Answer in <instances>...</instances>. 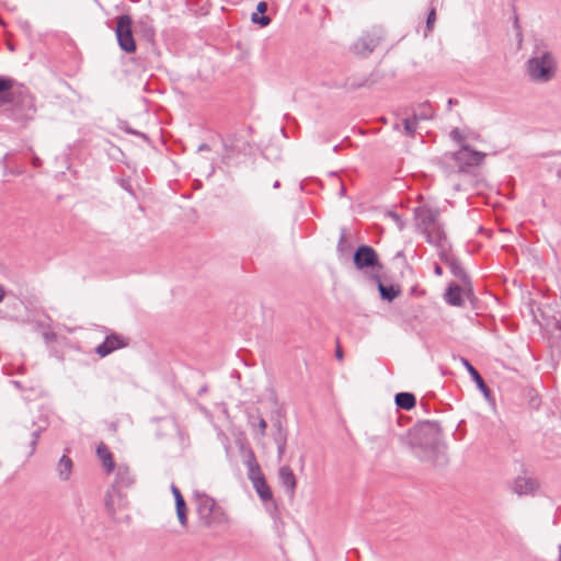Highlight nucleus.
Listing matches in <instances>:
<instances>
[{
    "instance_id": "f3484780",
    "label": "nucleus",
    "mask_w": 561,
    "mask_h": 561,
    "mask_svg": "<svg viewBox=\"0 0 561 561\" xmlns=\"http://www.w3.org/2000/svg\"><path fill=\"white\" fill-rule=\"evenodd\" d=\"M468 291V287H460L459 285L451 283L445 293V300L450 306L460 307L463 305L462 293Z\"/></svg>"
},
{
    "instance_id": "864d4df0",
    "label": "nucleus",
    "mask_w": 561,
    "mask_h": 561,
    "mask_svg": "<svg viewBox=\"0 0 561 561\" xmlns=\"http://www.w3.org/2000/svg\"><path fill=\"white\" fill-rule=\"evenodd\" d=\"M556 327L558 330H561V322H557Z\"/></svg>"
},
{
    "instance_id": "a18cd8bd",
    "label": "nucleus",
    "mask_w": 561,
    "mask_h": 561,
    "mask_svg": "<svg viewBox=\"0 0 561 561\" xmlns=\"http://www.w3.org/2000/svg\"><path fill=\"white\" fill-rule=\"evenodd\" d=\"M434 273L437 276H442L443 275V268L438 264H436L435 267H434Z\"/></svg>"
},
{
    "instance_id": "9d476101",
    "label": "nucleus",
    "mask_w": 561,
    "mask_h": 561,
    "mask_svg": "<svg viewBox=\"0 0 561 561\" xmlns=\"http://www.w3.org/2000/svg\"><path fill=\"white\" fill-rule=\"evenodd\" d=\"M440 256V260L446 263L451 272V274L457 277L465 287H468V291H471V282L469 275L466 273L463 267L461 266L459 260L455 257L449 251L444 252Z\"/></svg>"
},
{
    "instance_id": "1a4fd4ad",
    "label": "nucleus",
    "mask_w": 561,
    "mask_h": 561,
    "mask_svg": "<svg viewBox=\"0 0 561 561\" xmlns=\"http://www.w3.org/2000/svg\"><path fill=\"white\" fill-rule=\"evenodd\" d=\"M485 153L472 149L469 145H461L460 149L453 153V159L459 165L460 170L465 167H478L482 164Z\"/></svg>"
},
{
    "instance_id": "c85d7f7f",
    "label": "nucleus",
    "mask_w": 561,
    "mask_h": 561,
    "mask_svg": "<svg viewBox=\"0 0 561 561\" xmlns=\"http://www.w3.org/2000/svg\"><path fill=\"white\" fill-rule=\"evenodd\" d=\"M202 378H203V375L199 370H190L187 376H186V386L184 388V391L188 392V391H193L194 387L193 385H191V381H202Z\"/></svg>"
},
{
    "instance_id": "423d86ee",
    "label": "nucleus",
    "mask_w": 561,
    "mask_h": 561,
    "mask_svg": "<svg viewBox=\"0 0 561 561\" xmlns=\"http://www.w3.org/2000/svg\"><path fill=\"white\" fill-rule=\"evenodd\" d=\"M353 262L358 271L369 275L379 274L383 268L377 252L370 245H359L353 254Z\"/></svg>"
},
{
    "instance_id": "09e8293b",
    "label": "nucleus",
    "mask_w": 561,
    "mask_h": 561,
    "mask_svg": "<svg viewBox=\"0 0 561 561\" xmlns=\"http://www.w3.org/2000/svg\"><path fill=\"white\" fill-rule=\"evenodd\" d=\"M366 83H367V80H366V81H364V82H362V83L352 84V88H354V89H356V88H360V87L366 85Z\"/></svg>"
},
{
    "instance_id": "f8f14e48",
    "label": "nucleus",
    "mask_w": 561,
    "mask_h": 561,
    "mask_svg": "<svg viewBox=\"0 0 561 561\" xmlns=\"http://www.w3.org/2000/svg\"><path fill=\"white\" fill-rule=\"evenodd\" d=\"M414 213L417 227L422 230V232H425L426 230L438 224L437 217L439 213L437 209L421 206L417 207Z\"/></svg>"
},
{
    "instance_id": "2eb2a0df",
    "label": "nucleus",
    "mask_w": 561,
    "mask_h": 561,
    "mask_svg": "<svg viewBox=\"0 0 561 561\" xmlns=\"http://www.w3.org/2000/svg\"><path fill=\"white\" fill-rule=\"evenodd\" d=\"M369 278L374 282H376L379 294L383 300L392 301L394 298H397L401 290L399 286L393 285H385L381 282L380 275L378 273L370 274Z\"/></svg>"
},
{
    "instance_id": "4468645a",
    "label": "nucleus",
    "mask_w": 561,
    "mask_h": 561,
    "mask_svg": "<svg viewBox=\"0 0 561 561\" xmlns=\"http://www.w3.org/2000/svg\"><path fill=\"white\" fill-rule=\"evenodd\" d=\"M278 480L288 494L289 499H294L297 486V479L289 466H283L278 469Z\"/></svg>"
},
{
    "instance_id": "b1692460",
    "label": "nucleus",
    "mask_w": 561,
    "mask_h": 561,
    "mask_svg": "<svg viewBox=\"0 0 561 561\" xmlns=\"http://www.w3.org/2000/svg\"><path fill=\"white\" fill-rule=\"evenodd\" d=\"M253 488L255 489L257 495L263 502L272 501L273 500V492L267 484L265 478H255V480L252 482Z\"/></svg>"
},
{
    "instance_id": "de8ad7c7",
    "label": "nucleus",
    "mask_w": 561,
    "mask_h": 561,
    "mask_svg": "<svg viewBox=\"0 0 561 561\" xmlns=\"http://www.w3.org/2000/svg\"><path fill=\"white\" fill-rule=\"evenodd\" d=\"M515 28L517 30L518 35L520 36L522 33H520V27H519V24H518V18L517 16L515 18Z\"/></svg>"
},
{
    "instance_id": "473e14b6",
    "label": "nucleus",
    "mask_w": 561,
    "mask_h": 561,
    "mask_svg": "<svg viewBox=\"0 0 561 561\" xmlns=\"http://www.w3.org/2000/svg\"><path fill=\"white\" fill-rule=\"evenodd\" d=\"M248 477L252 482L255 480V478H264L260 465H254V467L249 468Z\"/></svg>"
},
{
    "instance_id": "3c124183",
    "label": "nucleus",
    "mask_w": 561,
    "mask_h": 561,
    "mask_svg": "<svg viewBox=\"0 0 561 561\" xmlns=\"http://www.w3.org/2000/svg\"><path fill=\"white\" fill-rule=\"evenodd\" d=\"M170 489H171L172 494L175 496V491H176L175 483H171Z\"/></svg>"
},
{
    "instance_id": "6e6d98bb",
    "label": "nucleus",
    "mask_w": 561,
    "mask_h": 561,
    "mask_svg": "<svg viewBox=\"0 0 561 561\" xmlns=\"http://www.w3.org/2000/svg\"><path fill=\"white\" fill-rule=\"evenodd\" d=\"M559 550H560V561H561V546L559 547Z\"/></svg>"
},
{
    "instance_id": "37998d69",
    "label": "nucleus",
    "mask_w": 561,
    "mask_h": 561,
    "mask_svg": "<svg viewBox=\"0 0 561 561\" xmlns=\"http://www.w3.org/2000/svg\"><path fill=\"white\" fill-rule=\"evenodd\" d=\"M335 357L339 359V360H342L343 359V350L340 345V343H337L336 345V348H335Z\"/></svg>"
},
{
    "instance_id": "8fccbe9b",
    "label": "nucleus",
    "mask_w": 561,
    "mask_h": 561,
    "mask_svg": "<svg viewBox=\"0 0 561 561\" xmlns=\"http://www.w3.org/2000/svg\"><path fill=\"white\" fill-rule=\"evenodd\" d=\"M198 150H209V146L206 144H203L198 147Z\"/></svg>"
},
{
    "instance_id": "c9c22d12",
    "label": "nucleus",
    "mask_w": 561,
    "mask_h": 561,
    "mask_svg": "<svg viewBox=\"0 0 561 561\" xmlns=\"http://www.w3.org/2000/svg\"><path fill=\"white\" fill-rule=\"evenodd\" d=\"M450 137H451L455 141H457V142H459V144L463 145L462 142L465 141V137L462 136V134L460 133V130H459L458 128H454V129L450 131Z\"/></svg>"
},
{
    "instance_id": "f03ea898",
    "label": "nucleus",
    "mask_w": 561,
    "mask_h": 561,
    "mask_svg": "<svg viewBox=\"0 0 561 561\" xmlns=\"http://www.w3.org/2000/svg\"><path fill=\"white\" fill-rule=\"evenodd\" d=\"M558 69V62L554 55L537 46L533 56L526 62V72L529 79L536 83H547L551 81Z\"/></svg>"
},
{
    "instance_id": "20e7f679",
    "label": "nucleus",
    "mask_w": 561,
    "mask_h": 561,
    "mask_svg": "<svg viewBox=\"0 0 561 561\" xmlns=\"http://www.w3.org/2000/svg\"><path fill=\"white\" fill-rule=\"evenodd\" d=\"M105 510L107 515L115 523L129 524L131 520L127 495L116 488H112L107 491Z\"/></svg>"
},
{
    "instance_id": "f704fd0d",
    "label": "nucleus",
    "mask_w": 561,
    "mask_h": 561,
    "mask_svg": "<svg viewBox=\"0 0 561 561\" xmlns=\"http://www.w3.org/2000/svg\"><path fill=\"white\" fill-rule=\"evenodd\" d=\"M388 216L392 218V220L397 224L398 228L400 230L404 227V221L402 220L401 216L394 211H389Z\"/></svg>"
},
{
    "instance_id": "9b49d317",
    "label": "nucleus",
    "mask_w": 561,
    "mask_h": 561,
    "mask_svg": "<svg viewBox=\"0 0 561 561\" xmlns=\"http://www.w3.org/2000/svg\"><path fill=\"white\" fill-rule=\"evenodd\" d=\"M128 345V339L118 335L116 333H112L107 335L102 344H100L95 348V353L101 356L105 357L110 355L112 352L124 348Z\"/></svg>"
},
{
    "instance_id": "f257e3e1",
    "label": "nucleus",
    "mask_w": 561,
    "mask_h": 561,
    "mask_svg": "<svg viewBox=\"0 0 561 561\" xmlns=\"http://www.w3.org/2000/svg\"><path fill=\"white\" fill-rule=\"evenodd\" d=\"M423 462L442 466L447 462L446 446L442 440V428L438 422L424 421L417 423L407 435L400 436Z\"/></svg>"
},
{
    "instance_id": "dca6fc26",
    "label": "nucleus",
    "mask_w": 561,
    "mask_h": 561,
    "mask_svg": "<svg viewBox=\"0 0 561 561\" xmlns=\"http://www.w3.org/2000/svg\"><path fill=\"white\" fill-rule=\"evenodd\" d=\"M135 478L126 465H119L117 468L115 483L112 488H116L122 491L123 488H129L134 484Z\"/></svg>"
},
{
    "instance_id": "4be33fe9",
    "label": "nucleus",
    "mask_w": 561,
    "mask_h": 561,
    "mask_svg": "<svg viewBox=\"0 0 561 561\" xmlns=\"http://www.w3.org/2000/svg\"><path fill=\"white\" fill-rule=\"evenodd\" d=\"M72 460L67 455L61 456L56 467L59 479L61 481H68L72 473Z\"/></svg>"
},
{
    "instance_id": "aec40b11",
    "label": "nucleus",
    "mask_w": 561,
    "mask_h": 561,
    "mask_svg": "<svg viewBox=\"0 0 561 561\" xmlns=\"http://www.w3.org/2000/svg\"><path fill=\"white\" fill-rule=\"evenodd\" d=\"M13 80L0 77V106H7L12 101Z\"/></svg>"
},
{
    "instance_id": "ea45409f",
    "label": "nucleus",
    "mask_w": 561,
    "mask_h": 561,
    "mask_svg": "<svg viewBox=\"0 0 561 561\" xmlns=\"http://www.w3.org/2000/svg\"><path fill=\"white\" fill-rule=\"evenodd\" d=\"M179 438H180V440H181V444H182L184 447H186V446H188V445H190V438H188V436H187V435H184L183 433H180V434H179Z\"/></svg>"
},
{
    "instance_id": "49530a36",
    "label": "nucleus",
    "mask_w": 561,
    "mask_h": 561,
    "mask_svg": "<svg viewBox=\"0 0 561 561\" xmlns=\"http://www.w3.org/2000/svg\"><path fill=\"white\" fill-rule=\"evenodd\" d=\"M5 296V290L2 285H0V302L3 300Z\"/></svg>"
},
{
    "instance_id": "58836bf2",
    "label": "nucleus",
    "mask_w": 561,
    "mask_h": 561,
    "mask_svg": "<svg viewBox=\"0 0 561 561\" xmlns=\"http://www.w3.org/2000/svg\"><path fill=\"white\" fill-rule=\"evenodd\" d=\"M256 11L261 13L262 15H265L264 13L267 11V3L264 1H261L257 3Z\"/></svg>"
},
{
    "instance_id": "5fc2aeb1",
    "label": "nucleus",
    "mask_w": 561,
    "mask_h": 561,
    "mask_svg": "<svg viewBox=\"0 0 561 561\" xmlns=\"http://www.w3.org/2000/svg\"><path fill=\"white\" fill-rule=\"evenodd\" d=\"M278 186H279V182H278V181H276V182L274 183V187H275V188H277Z\"/></svg>"
},
{
    "instance_id": "72a5a7b5",
    "label": "nucleus",
    "mask_w": 561,
    "mask_h": 561,
    "mask_svg": "<svg viewBox=\"0 0 561 561\" xmlns=\"http://www.w3.org/2000/svg\"><path fill=\"white\" fill-rule=\"evenodd\" d=\"M274 442L276 445H286L287 444V432L276 433L274 436Z\"/></svg>"
},
{
    "instance_id": "bb28decb",
    "label": "nucleus",
    "mask_w": 561,
    "mask_h": 561,
    "mask_svg": "<svg viewBox=\"0 0 561 561\" xmlns=\"http://www.w3.org/2000/svg\"><path fill=\"white\" fill-rule=\"evenodd\" d=\"M249 423L251 424L252 427L257 430V433L261 437L265 435L267 423L261 415L256 417L254 415H250Z\"/></svg>"
},
{
    "instance_id": "6ab92c4d",
    "label": "nucleus",
    "mask_w": 561,
    "mask_h": 561,
    "mask_svg": "<svg viewBox=\"0 0 561 561\" xmlns=\"http://www.w3.org/2000/svg\"><path fill=\"white\" fill-rule=\"evenodd\" d=\"M96 455L99 459L102 461V465L107 473L113 472L115 469V462L112 456V453L107 448V446L101 443L96 448Z\"/></svg>"
},
{
    "instance_id": "6e6552de",
    "label": "nucleus",
    "mask_w": 561,
    "mask_h": 561,
    "mask_svg": "<svg viewBox=\"0 0 561 561\" xmlns=\"http://www.w3.org/2000/svg\"><path fill=\"white\" fill-rule=\"evenodd\" d=\"M131 19L124 14L118 16L116 24V37L119 47L126 53H133L136 50V43L131 32Z\"/></svg>"
},
{
    "instance_id": "ddd939ff",
    "label": "nucleus",
    "mask_w": 561,
    "mask_h": 561,
    "mask_svg": "<svg viewBox=\"0 0 561 561\" xmlns=\"http://www.w3.org/2000/svg\"><path fill=\"white\" fill-rule=\"evenodd\" d=\"M423 233L426 236V240L428 243L439 249V255L450 250V244L447 240V236L443 228L439 226V224L435 225L434 227L430 228Z\"/></svg>"
},
{
    "instance_id": "a878e982",
    "label": "nucleus",
    "mask_w": 561,
    "mask_h": 561,
    "mask_svg": "<svg viewBox=\"0 0 561 561\" xmlns=\"http://www.w3.org/2000/svg\"><path fill=\"white\" fill-rule=\"evenodd\" d=\"M178 520L183 527H187V506L184 497L178 490Z\"/></svg>"
},
{
    "instance_id": "c03bdc74",
    "label": "nucleus",
    "mask_w": 561,
    "mask_h": 561,
    "mask_svg": "<svg viewBox=\"0 0 561 561\" xmlns=\"http://www.w3.org/2000/svg\"><path fill=\"white\" fill-rule=\"evenodd\" d=\"M274 427L276 428V433L286 432V430L283 427V424H282L280 420H277L274 423Z\"/></svg>"
},
{
    "instance_id": "7c9ffc66",
    "label": "nucleus",
    "mask_w": 561,
    "mask_h": 561,
    "mask_svg": "<svg viewBox=\"0 0 561 561\" xmlns=\"http://www.w3.org/2000/svg\"><path fill=\"white\" fill-rule=\"evenodd\" d=\"M350 250H351V244L346 240L345 231L342 230L341 236H340V240H339V243H337V251L341 254L344 255V254H348Z\"/></svg>"
},
{
    "instance_id": "7ed1b4c3",
    "label": "nucleus",
    "mask_w": 561,
    "mask_h": 561,
    "mask_svg": "<svg viewBox=\"0 0 561 561\" xmlns=\"http://www.w3.org/2000/svg\"><path fill=\"white\" fill-rule=\"evenodd\" d=\"M201 523L210 529H224L229 524L225 510L210 496L199 495L196 507Z\"/></svg>"
},
{
    "instance_id": "39448f33",
    "label": "nucleus",
    "mask_w": 561,
    "mask_h": 561,
    "mask_svg": "<svg viewBox=\"0 0 561 561\" xmlns=\"http://www.w3.org/2000/svg\"><path fill=\"white\" fill-rule=\"evenodd\" d=\"M11 96L12 101L9 103L11 115L16 121L27 122L33 119L36 112L34 98L22 88L13 90Z\"/></svg>"
},
{
    "instance_id": "e433bc0d",
    "label": "nucleus",
    "mask_w": 561,
    "mask_h": 561,
    "mask_svg": "<svg viewBox=\"0 0 561 561\" xmlns=\"http://www.w3.org/2000/svg\"><path fill=\"white\" fill-rule=\"evenodd\" d=\"M436 20V12L435 9H431L428 12L427 19H426V26L428 30H431L435 23Z\"/></svg>"
},
{
    "instance_id": "a211bd4d",
    "label": "nucleus",
    "mask_w": 561,
    "mask_h": 561,
    "mask_svg": "<svg viewBox=\"0 0 561 561\" xmlns=\"http://www.w3.org/2000/svg\"><path fill=\"white\" fill-rule=\"evenodd\" d=\"M536 480L526 477H518L514 482V492L518 495H526L533 493L537 489Z\"/></svg>"
},
{
    "instance_id": "c756f323",
    "label": "nucleus",
    "mask_w": 561,
    "mask_h": 561,
    "mask_svg": "<svg viewBox=\"0 0 561 561\" xmlns=\"http://www.w3.org/2000/svg\"><path fill=\"white\" fill-rule=\"evenodd\" d=\"M43 432L42 427H37L31 433V440H30V451L28 456H32L36 449V445L38 443V439L41 437V434Z\"/></svg>"
},
{
    "instance_id": "393cba45",
    "label": "nucleus",
    "mask_w": 561,
    "mask_h": 561,
    "mask_svg": "<svg viewBox=\"0 0 561 561\" xmlns=\"http://www.w3.org/2000/svg\"><path fill=\"white\" fill-rule=\"evenodd\" d=\"M394 402L398 408L409 411L415 407L416 399L411 392H399L396 394Z\"/></svg>"
},
{
    "instance_id": "2f4dec72",
    "label": "nucleus",
    "mask_w": 561,
    "mask_h": 561,
    "mask_svg": "<svg viewBox=\"0 0 561 561\" xmlns=\"http://www.w3.org/2000/svg\"><path fill=\"white\" fill-rule=\"evenodd\" d=\"M252 22L259 24L262 27L267 26L271 23V18L267 15H260L259 12H254L251 18Z\"/></svg>"
},
{
    "instance_id": "cd10ccee",
    "label": "nucleus",
    "mask_w": 561,
    "mask_h": 561,
    "mask_svg": "<svg viewBox=\"0 0 561 561\" xmlns=\"http://www.w3.org/2000/svg\"><path fill=\"white\" fill-rule=\"evenodd\" d=\"M417 125H419V121H415V118L413 117L412 114H411V117L403 118L404 131L410 137H414V135L416 133Z\"/></svg>"
},
{
    "instance_id": "5701e85b",
    "label": "nucleus",
    "mask_w": 561,
    "mask_h": 561,
    "mask_svg": "<svg viewBox=\"0 0 561 561\" xmlns=\"http://www.w3.org/2000/svg\"><path fill=\"white\" fill-rule=\"evenodd\" d=\"M411 114L415 121H427L434 117V110L432 108L430 102H423L413 107Z\"/></svg>"
},
{
    "instance_id": "a19ab883",
    "label": "nucleus",
    "mask_w": 561,
    "mask_h": 561,
    "mask_svg": "<svg viewBox=\"0 0 561 561\" xmlns=\"http://www.w3.org/2000/svg\"><path fill=\"white\" fill-rule=\"evenodd\" d=\"M276 446H277V457L279 460H282V458L286 451V445H276Z\"/></svg>"
},
{
    "instance_id": "0eeeda50",
    "label": "nucleus",
    "mask_w": 561,
    "mask_h": 561,
    "mask_svg": "<svg viewBox=\"0 0 561 561\" xmlns=\"http://www.w3.org/2000/svg\"><path fill=\"white\" fill-rule=\"evenodd\" d=\"M382 38V31L379 27H371L364 31L353 45V51L356 55L366 56L371 54L379 45Z\"/></svg>"
},
{
    "instance_id": "603ef678",
    "label": "nucleus",
    "mask_w": 561,
    "mask_h": 561,
    "mask_svg": "<svg viewBox=\"0 0 561 561\" xmlns=\"http://www.w3.org/2000/svg\"><path fill=\"white\" fill-rule=\"evenodd\" d=\"M455 103H457V101H456V100H454V99H449V100H448V107L450 108V107H451V105H454Z\"/></svg>"
},
{
    "instance_id": "412c9836",
    "label": "nucleus",
    "mask_w": 561,
    "mask_h": 561,
    "mask_svg": "<svg viewBox=\"0 0 561 561\" xmlns=\"http://www.w3.org/2000/svg\"><path fill=\"white\" fill-rule=\"evenodd\" d=\"M462 365L467 368L468 373L477 383V387L484 393L485 397L489 396L490 389L484 382L483 378L479 374V371L470 364V362L467 358L461 357L460 358Z\"/></svg>"
},
{
    "instance_id": "79ce46f5",
    "label": "nucleus",
    "mask_w": 561,
    "mask_h": 561,
    "mask_svg": "<svg viewBox=\"0 0 561 561\" xmlns=\"http://www.w3.org/2000/svg\"><path fill=\"white\" fill-rule=\"evenodd\" d=\"M207 390H208L207 385H206L205 382H202V383L199 385V387H197V389H196V393H197L198 396H201V394H203V393L207 392Z\"/></svg>"
},
{
    "instance_id": "4c0bfd02",
    "label": "nucleus",
    "mask_w": 561,
    "mask_h": 561,
    "mask_svg": "<svg viewBox=\"0 0 561 561\" xmlns=\"http://www.w3.org/2000/svg\"><path fill=\"white\" fill-rule=\"evenodd\" d=\"M245 463H247L248 469L251 467H254V465H259L255 459L254 453L252 450H249L248 459H247Z\"/></svg>"
}]
</instances>
